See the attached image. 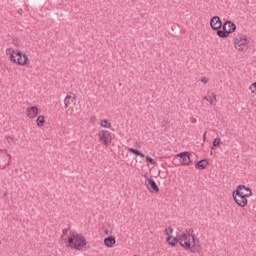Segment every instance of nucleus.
<instances>
[{
  "label": "nucleus",
  "instance_id": "obj_5",
  "mask_svg": "<svg viewBox=\"0 0 256 256\" xmlns=\"http://www.w3.org/2000/svg\"><path fill=\"white\" fill-rule=\"evenodd\" d=\"M27 59V55L21 53L19 50H13L10 55V61L16 63V65H26Z\"/></svg>",
  "mask_w": 256,
  "mask_h": 256
},
{
  "label": "nucleus",
  "instance_id": "obj_6",
  "mask_svg": "<svg viewBox=\"0 0 256 256\" xmlns=\"http://www.w3.org/2000/svg\"><path fill=\"white\" fill-rule=\"evenodd\" d=\"M99 141L103 143L106 147H109L111 145V141H113V138L111 137V132L107 130H100L98 132Z\"/></svg>",
  "mask_w": 256,
  "mask_h": 256
},
{
  "label": "nucleus",
  "instance_id": "obj_23",
  "mask_svg": "<svg viewBox=\"0 0 256 256\" xmlns=\"http://www.w3.org/2000/svg\"><path fill=\"white\" fill-rule=\"evenodd\" d=\"M146 162L150 163V165H155V159H153L151 156H146Z\"/></svg>",
  "mask_w": 256,
  "mask_h": 256
},
{
  "label": "nucleus",
  "instance_id": "obj_32",
  "mask_svg": "<svg viewBox=\"0 0 256 256\" xmlns=\"http://www.w3.org/2000/svg\"><path fill=\"white\" fill-rule=\"evenodd\" d=\"M210 153H211V155H213V149L212 148H211V152Z\"/></svg>",
  "mask_w": 256,
  "mask_h": 256
},
{
  "label": "nucleus",
  "instance_id": "obj_31",
  "mask_svg": "<svg viewBox=\"0 0 256 256\" xmlns=\"http://www.w3.org/2000/svg\"><path fill=\"white\" fill-rule=\"evenodd\" d=\"M144 177H145V179H149V178L147 177V174H145Z\"/></svg>",
  "mask_w": 256,
  "mask_h": 256
},
{
  "label": "nucleus",
  "instance_id": "obj_22",
  "mask_svg": "<svg viewBox=\"0 0 256 256\" xmlns=\"http://www.w3.org/2000/svg\"><path fill=\"white\" fill-rule=\"evenodd\" d=\"M221 144V138H215L213 140V146H212V149H215V147H217L218 145Z\"/></svg>",
  "mask_w": 256,
  "mask_h": 256
},
{
  "label": "nucleus",
  "instance_id": "obj_14",
  "mask_svg": "<svg viewBox=\"0 0 256 256\" xmlns=\"http://www.w3.org/2000/svg\"><path fill=\"white\" fill-rule=\"evenodd\" d=\"M115 242V237L113 236H109L108 238L104 239V245H106V247H112L115 245Z\"/></svg>",
  "mask_w": 256,
  "mask_h": 256
},
{
  "label": "nucleus",
  "instance_id": "obj_24",
  "mask_svg": "<svg viewBox=\"0 0 256 256\" xmlns=\"http://www.w3.org/2000/svg\"><path fill=\"white\" fill-rule=\"evenodd\" d=\"M6 141L7 143H15V138L13 136H7Z\"/></svg>",
  "mask_w": 256,
  "mask_h": 256
},
{
  "label": "nucleus",
  "instance_id": "obj_11",
  "mask_svg": "<svg viewBox=\"0 0 256 256\" xmlns=\"http://www.w3.org/2000/svg\"><path fill=\"white\" fill-rule=\"evenodd\" d=\"M178 157L182 159V165H189L191 163V153L181 152L178 154Z\"/></svg>",
  "mask_w": 256,
  "mask_h": 256
},
{
  "label": "nucleus",
  "instance_id": "obj_26",
  "mask_svg": "<svg viewBox=\"0 0 256 256\" xmlns=\"http://www.w3.org/2000/svg\"><path fill=\"white\" fill-rule=\"evenodd\" d=\"M201 83H204V84L209 83V78H207V77H202V78H201Z\"/></svg>",
  "mask_w": 256,
  "mask_h": 256
},
{
  "label": "nucleus",
  "instance_id": "obj_21",
  "mask_svg": "<svg viewBox=\"0 0 256 256\" xmlns=\"http://www.w3.org/2000/svg\"><path fill=\"white\" fill-rule=\"evenodd\" d=\"M100 125L101 127H104V129H111V123L107 120H102Z\"/></svg>",
  "mask_w": 256,
  "mask_h": 256
},
{
  "label": "nucleus",
  "instance_id": "obj_20",
  "mask_svg": "<svg viewBox=\"0 0 256 256\" xmlns=\"http://www.w3.org/2000/svg\"><path fill=\"white\" fill-rule=\"evenodd\" d=\"M128 151L130 153H134V155H138L139 157H145V154H143V152L139 151L138 149L135 148H128Z\"/></svg>",
  "mask_w": 256,
  "mask_h": 256
},
{
  "label": "nucleus",
  "instance_id": "obj_13",
  "mask_svg": "<svg viewBox=\"0 0 256 256\" xmlns=\"http://www.w3.org/2000/svg\"><path fill=\"white\" fill-rule=\"evenodd\" d=\"M209 165L207 159H202L195 164V169H205Z\"/></svg>",
  "mask_w": 256,
  "mask_h": 256
},
{
  "label": "nucleus",
  "instance_id": "obj_27",
  "mask_svg": "<svg viewBox=\"0 0 256 256\" xmlns=\"http://www.w3.org/2000/svg\"><path fill=\"white\" fill-rule=\"evenodd\" d=\"M206 139H207V131H205V132L203 133V142H205Z\"/></svg>",
  "mask_w": 256,
  "mask_h": 256
},
{
  "label": "nucleus",
  "instance_id": "obj_17",
  "mask_svg": "<svg viewBox=\"0 0 256 256\" xmlns=\"http://www.w3.org/2000/svg\"><path fill=\"white\" fill-rule=\"evenodd\" d=\"M73 101H75V96H70V95H67L64 99V105L65 107H69V105H71L73 103Z\"/></svg>",
  "mask_w": 256,
  "mask_h": 256
},
{
  "label": "nucleus",
  "instance_id": "obj_8",
  "mask_svg": "<svg viewBox=\"0 0 256 256\" xmlns=\"http://www.w3.org/2000/svg\"><path fill=\"white\" fill-rule=\"evenodd\" d=\"M223 26V22H221V18L219 16H214L210 20V27L214 31H219L221 27Z\"/></svg>",
  "mask_w": 256,
  "mask_h": 256
},
{
  "label": "nucleus",
  "instance_id": "obj_19",
  "mask_svg": "<svg viewBox=\"0 0 256 256\" xmlns=\"http://www.w3.org/2000/svg\"><path fill=\"white\" fill-rule=\"evenodd\" d=\"M208 102L210 105H217V95L212 93L210 96H208Z\"/></svg>",
  "mask_w": 256,
  "mask_h": 256
},
{
  "label": "nucleus",
  "instance_id": "obj_2",
  "mask_svg": "<svg viewBox=\"0 0 256 256\" xmlns=\"http://www.w3.org/2000/svg\"><path fill=\"white\" fill-rule=\"evenodd\" d=\"M253 196L251 188L246 187L245 185H239L236 188V191L233 192V199L238 207H247L249 197Z\"/></svg>",
  "mask_w": 256,
  "mask_h": 256
},
{
  "label": "nucleus",
  "instance_id": "obj_30",
  "mask_svg": "<svg viewBox=\"0 0 256 256\" xmlns=\"http://www.w3.org/2000/svg\"><path fill=\"white\" fill-rule=\"evenodd\" d=\"M67 231H68L67 229H64L63 230V235H65V233H67Z\"/></svg>",
  "mask_w": 256,
  "mask_h": 256
},
{
  "label": "nucleus",
  "instance_id": "obj_29",
  "mask_svg": "<svg viewBox=\"0 0 256 256\" xmlns=\"http://www.w3.org/2000/svg\"><path fill=\"white\" fill-rule=\"evenodd\" d=\"M204 100H205V101H209V97L205 96V97H204Z\"/></svg>",
  "mask_w": 256,
  "mask_h": 256
},
{
  "label": "nucleus",
  "instance_id": "obj_12",
  "mask_svg": "<svg viewBox=\"0 0 256 256\" xmlns=\"http://www.w3.org/2000/svg\"><path fill=\"white\" fill-rule=\"evenodd\" d=\"M223 29H224V31H225V29H226V31L228 32V34H229V33H233V32L235 31V29H237V25H235V23L232 22V21H226V22L223 24Z\"/></svg>",
  "mask_w": 256,
  "mask_h": 256
},
{
  "label": "nucleus",
  "instance_id": "obj_7",
  "mask_svg": "<svg viewBox=\"0 0 256 256\" xmlns=\"http://www.w3.org/2000/svg\"><path fill=\"white\" fill-rule=\"evenodd\" d=\"M145 184L150 193H159V186H157V183L153 178H147Z\"/></svg>",
  "mask_w": 256,
  "mask_h": 256
},
{
  "label": "nucleus",
  "instance_id": "obj_3",
  "mask_svg": "<svg viewBox=\"0 0 256 256\" xmlns=\"http://www.w3.org/2000/svg\"><path fill=\"white\" fill-rule=\"evenodd\" d=\"M68 245L71 247V249H77L78 251H81V249L87 245V242L85 238L81 236V234L72 232L68 238Z\"/></svg>",
  "mask_w": 256,
  "mask_h": 256
},
{
  "label": "nucleus",
  "instance_id": "obj_9",
  "mask_svg": "<svg viewBox=\"0 0 256 256\" xmlns=\"http://www.w3.org/2000/svg\"><path fill=\"white\" fill-rule=\"evenodd\" d=\"M11 161V156L6 152L0 153V169H5L9 162Z\"/></svg>",
  "mask_w": 256,
  "mask_h": 256
},
{
  "label": "nucleus",
  "instance_id": "obj_1",
  "mask_svg": "<svg viewBox=\"0 0 256 256\" xmlns=\"http://www.w3.org/2000/svg\"><path fill=\"white\" fill-rule=\"evenodd\" d=\"M179 245L186 251H191L192 253H199L201 251V244L195 239V235L187 231L179 235Z\"/></svg>",
  "mask_w": 256,
  "mask_h": 256
},
{
  "label": "nucleus",
  "instance_id": "obj_16",
  "mask_svg": "<svg viewBox=\"0 0 256 256\" xmlns=\"http://www.w3.org/2000/svg\"><path fill=\"white\" fill-rule=\"evenodd\" d=\"M167 243H168V245H171V247H175V245H177V243H179V236H178V238H173V237L169 236L167 238Z\"/></svg>",
  "mask_w": 256,
  "mask_h": 256
},
{
  "label": "nucleus",
  "instance_id": "obj_15",
  "mask_svg": "<svg viewBox=\"0 0 256 256\" xmlns=\"http://www.w3.org/2000/svg\"><path fill=\"white\" fill-rule=\"evenodd\" d=\"M216 35L222 39H225L226 37H229V32L227 31V28L223 29L222 26V30H217Z\"/></svg>",
  "mask_w": 256,
  "mask_h": 256
},
{
  "label": "nucleus",
  "instance_id": "obj_18",
  "mask_svg": "<svg viewBox=\"0 0 256 256\" xmlns=\"http://www.w3.org/2000/svg\"><path fill=\"white\" fill-rule=\"evenodd\" d=\"M36 125L37 127H44L45 125V116H38L36 119Z\"/></svg>",
  "mask_w": 256,
  "mask_h": 256
},
{
  "label": "nucleus",
  "instance_id": "obj_4",
  "mask_svg": "<svg viewBox=\"0 0 256 256\" xmlns=\"http://www.w3.org/2000/svg\"><path fill=\"white\" fill-rule=\"evenodd\" d=\"M233 43L234 49L243 53L244 51H247V49H249L251 40L249 39V37H247V35L237 34L233 39Z\"/></svg>",
  "mask_w": 256,
  "mask_h": 256
},
{
  "label": "nucleus",
  "instance_id": "obj_25",
  "mask_svg": "<svg viewBox=\"0 0 256 256\" xmlns=\"http://www.w3.org/2000/svg\"><path fill=\"white\" fill-rule=\"evenodd\" d=\"M165 235H171V233H173V228L168 227L164 230Z\"/></svg>",
  "mask_w": 256,
  "mask_h": 256
},
{
  "label": "nucleus",
  "instance_id": "obj_10",
  "mask_svg": "<svg viewBox=\"0 0 256 256\" xmlns=\"http://www.w3.org/2000/svg\"><path fill=\"white\" fill-rule=\"evenodd\" d=\"M39 113V109L36 106L28 107L26 109V115L29 119H35Z\"/></svg>",
  "mask_w": 256,
  "mask_h": 256
},
{
  "label": "nucleus",
  "instance_id": "obj_28",
  "mask_svg": "<svg viewBox=\"0 0 256 256\" xmlns=\"http://www.w3.org/2000/svg\"><path fill=\"white\" fill-rule=\"evenodd\" d=\"M252 87H254V89L256 91V82L252 84Z\"/></svg>",
  "mask_w": 256,
  "mask_h": 256
}]
</instances>
